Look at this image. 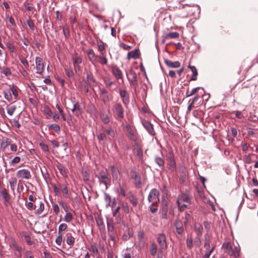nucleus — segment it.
<instances>
[{"instance_id":"1","label":"nucleus","mask_w":258,"mask_h":258,"mask_svg":"<svg viewBox=\"0 0 258 258\" xmlns=\"http://www.w3.org/2000/svg\"><path fill=\"white\" fill-rule=\"evenodd\" d=\"M223 247L226 249V253L231 256L234 258H238L240 253V248L239 246H233L231 243L229 242L224 243L223 244Z\"/></svg>"},{"instance_id":"2","label":"nucleus","mask_w":258,"mask_h":258,"mask_svg":"<svg viewBox=\"0 0 258 258\" xmlns=\"http://www.w3.org/2000/svg\"><path fill=\"white\" fill-rule=\"evenodd\" d=\"M98 179L100 183L104 184L107 189V185L111 183V178L106 169L99 171Z\"/></svg>"},{"instance_id":"3","label":"nucleus","mask_w":258,"mask_h":258,"mask_svg":"<svg viewBox=\"0 0 258 258\" xmlns=\"http://www.w3.org/2000/svg\"><path fill=\"white\" fill-rule=\"evenodd\" d=\"M125 128L127 137L133 141H137L138 139V136L136 130L132 127L129 124L125 125Z\"/></svg>"},{"instance_id":"4","label":"nucleus","mask_w":258,"mask_h":258,"mask_svg":"<svg viewBox=\"0 0 258 258\" xmlns=\"http://www.w3.org/2000/svg\"><path fill=\"white\" fill-rule=\"evenodd\" d=\"M114 115L118 118H122L124 117V109L120 103H115L112 108Z\"/></svg>"},{"instance_id":"5","label":"nucleus","mask_w":258,"mask_h":258,"mask_svg":"<svg viewBox=\"0 0 258 258\" xmlns=\"http://www.w3.org/2000/svg\"><path fill=\"white\" fill-rule=\"evenodd\" d=\"M142 124L148 133L152 136H154L156 133L153 128V125L148 120H143Z\"/></svg>"},{"instance_id":"6","label":"nucleus","mask_w":258,"mask_h":258,"mask_svg":"<svg viewBox=\"0 0 258 258\" xmlns=\"http://www.w3.org/2000/svg\"><path fill=\"white\" fill-rule=\"evenodd\" d=\"M35 63L36 73L39 75H41L44 70V63L43 59L40 57H36L35 58Z\"/></svg>"},{"instance_id":"7","label":"nucleus","mask_w":258,"mask_h":258,"mask_svg":"<svg viewBox=\"0 0 258 258\" xmlns=\"http://www.w3.org/2000/svg\"><path fill=\"white\" fill-rule=\"evenodd\" d=\"M126 75L127 79L130 82V83L135 87H137L138 86V83L137 80V76L136 72L133 69H131L130 70V75L132 77L131 78L128 77L127 73H126Z\"/></svg>"},{"instance_id":"8","label":"nucleus","mask_w":258,"mask_h":258,"mask_svg":"<svg viewBox=\"0 0 258 258\" xmlns=\"http://www.w3.org/2000/svg\"><path fill=\"white\" fill-rule=\"evenodd\" d=\"M159 192L156 189H152L148 197V200L149 202H154V201L156 200L158 202L159 201Z\"/></svg>"},{"instance_id":"9","label":"nucleus","mask_w":258,"mask_h":258,"mask_svg":"<svg viewBox=\"0 0 258 258\" xmlns=\"http://www.w3.org/2000/svg\"><path fill=\"white\" fill-rule=\"evenodd\" d=\"M131 177L135 180V184L136 187L141 188L142 184L141 182V177L135 171L132 170L131 171Z\"/></svg>"},{"instance_id":"10","label":"nucleus","mask_w":258,"mask_h":258,"mask_svg":"<svg viewBox=\"0 0 258 258\" xmlns=\"http://www.w3.org/2000/svg\"><path fill=\"white\" fill-rule=\"evenodd\" d=\"M17 175L19 178L22 179H29L31 178L30 172L26 169L19 170L17 172Z\"/></svg>"},{"instance_id":"11","label":"nucleus","mask_w":258,"mask_h":258,"mask_svg":"<svg viewBox=\"0 0 258 258\" xmlns=\"http://www.w3.org/2000/svg\"><path fill=\"white\" fill-rule=\"evenodd\" d=\"M119 93L123 103L125 106L127 105L130 102V97L127 91L124 89H119Z\"/></svg>"},{"instance_id":"12","label":"nucleus","mask_w":258,"mask_h":258,"mask_svg":"<svg viewBox=\"0 0 258 258\" xmlns=\"http://www.w3.org/2000/svg\"><path fill=\"white\" fill-rule=\"evenodd\" d=\"M179 199L181 200V201L188 203L189 204H192V197L189 194V191L187 190L185 191L184 193H182L179 196Z\"/></svg>"},{"instance_id":"13","label":"nucleus","mask_w":258,"mask_h":258,"mask_svg":"<svg viewBox=\"0 0 258 258\" xmlns=\"http://www.w3.org/2000/svg\"><path fill=\"white\" fill-rule=\"evenodd\" d=\"M111 71L114 77L117 79H122L123 74L122 71L117 66H113L112 67Z\"/></svg>"},{"instance_id":"14","label":"nucleus","mask_w":258,"mask_h":258,"mask_svg":"<svg viewBox=\"0 0 258 258\" xmlns=\"http://www.w3.org/2000/svg\"><path fill=\"white\" fill-rule=\"evenodd\" d=\"M87 53L88 55L89 60L92 62V64L95 65L97 62V57L98 56L96 55L94 50L92 49H89L87 51Z\"/></svg>"},{"instance_id":"15","label":"nucleus","mask_w":258,"mask_h":258,"mask_svg":"<svg viewBox=\"0 0 258 258\" xmlns=\"http://www.w3.org/2000/svg\"><path fill=\"white\" fill-rule=\"evenodd\" d=\"M72 111L74 113L76 116H79L82 112V109L81 105L78 102L74 104L73 108Z\"/></svg>"},{"instance_id":"16","label":"nucleus","mask_w":258,"mask_h":258,"mask_svg":"<svg viewBox=\"0 0 258 258\" xmlns=\"http://www.w3.org/2000/svg\"><path fill=\"white\" fill-rule=\"evenodd\" d=\"M164 62L165 64L169 68H178L180 66V63L178 61H172L170 60L165 59Z\"/></svg>"},{"instance_id":"17","label":"nucleus","mask_w":258,"mask_h":258,"mask_svg":"<svg viewBox=\"0 0 258 258\" xmlns=\"http://www.w3.org/2000/svg\"><path fill=\"white\" fill-rule=\"evenodd\" d=\"M158 242L162 248L166 247V238L164 234H160L159 235Z\"/></svg>"},{"instance_id":"18","label":"nucleus","mask_w":258,"mask_h":258,"mask_svg":"<svg viewBox=\"0 0 258 258\" xmlns=\"http://www.w3.org/2000/svg\"><path fill=\"white\" fill-rule=\"evenodd\" d=\"M105 132L108 135V140L111 141L114 138L115 133L111 127L105 130Z\"/></svg>"},{"instance_id":"19","label":"nucleus","mask_w":258,"mask_h":258,"mask_svg":"<svg viewBox=\"0 0 258 258\" xmlns=\"http://www.w3.org/2000/svg\"><path fill=\"white\" fill-rule=\"evenodd\" d=\"M188 68H189L191 71L192 73V75L190 78V80L191 81H196L197 79V76L198 75L197 70L195 66H191L189 65Z\"/></svg>"},{"instance_id":"20","label":"nucleus","mask_w":258,"mask_h":258,"mask_svg":"<svg viewBox=\"0 0 258 258\" xmlns=\"http://www.w3.org/2000/svg\"><path fill=\"white\" fill-rule=\"evenodd\" d=\"M66 242L69 245H73L75 243V238L71 233H67L66 235Z\"/></svg>"},{"instance_id":"21","label":"nucleus","mask_w":258,"mask_h":258,"mask_svg":"<svg viewBox=\"0 0 258 258\" xmlns=\"http://www.w3.org/2000/svg\"><path fill=\"white\" fill-rule=\"evenodd\" d=\"M39 205V208L36 210L35 213L36 215H39L42 213L44 209V205L42 201H38L37 203Z\"/></svg>"},{"instance_id":"22","label":"nucleus","mask_w":258,"mask_h":258,"mask_svg":"<svg viewBox=\"0 0 258 258\" xmlns=\"http://www.w3.org/2000/svg\"><path fill=\"white\" fill-rule=\"evenodd\" d=\"M161 214L163 219H167L168 218V206L167 203L163 205Z\"/></svg>"},{"instance_id":"23","label":"nucleus","mask_w":258,"mask_h":258,"mask_svg":"<svg viewBox=\"0 0 258 258\" xmlns=\"http://www.w3.org/2000/svg\"><path fill=\"white\" fill-rule=\"evenodd\" d=\"M139 57V52L138 50H133L128 52L127 56V58L128 59L131 58L136 59Z\"/></svg>"},{"instance_id":"24","label":"nucleus","mask_w":258,"mask_h":258,"mask_svg":"<svg viewBox=\"0 0 258 258\" xmlns=\"http://www.w3.org/2000/svg\"><path fill=\"white\" fill-rule=\"evenodd\" d=\"M107 230L109 233H113L114 227L113 222L112 219L107 220Z\"/></svg>"},{"instance_id":"25","label":"nucleus","mask_w":258,"mask_h":258,"mask_svg":"<svg viewBox=\"0 0 258 258\" xmlns=\"http://www.w3.org/2000/svg\"><path fill=\"white\" fill-rule=\"evenodd\" d=\"M22 236L24 237L27 244L30 245L33 243V241L31 240V237L29 234L26 232H23Z\"/></svg>"},{"instance_id":"26","label":"nucleus","mask_w":258,"mask_h":258,"mask_svg":"<svg viewBox=\"0 0 258 258\" xmlns=\"http://www.w3.org/2000/svg\"><path fill=\"white\" fill-rule=\"evenodd\" d=\"M4 96L5 98L9 102H11L12 101V96L11 94V92L9 90H6L4 91L3 92Z\"/></svg>"},{"instance_id":"27","label":"nucleus","mask_w":258,"mask_h":258,"mask_svg":"<svg viewBox=\"0 0 258 258\" xmlns=\"http://www.w3.org/2000/svg\"><path fill=\"white\" fill-rule=\"evenodd\" d=\"M96 222L97 226L99 227L100 229H105V225L104 224L102 219L101 217H97L96 218Z\"/></svg>"},{"instance_id":"28","label":"nucleus","mask_w":258,"mask_h":258,"mask_svg":"<svg viewBox=\"0 0 258 258\" xmlns=\"http://www.w3.org/2000/svg\"><path fill=\"white\" fill-rule=\"evenodd\" d=\"M109 168L113 178H117L118 170L116 168V167L114 165H111L109 167Z\"/></svg>"},{"instance_id":"29","label":"nucleus","mask_w":258,"mask_h":258,"mask_svg":"<svg viewBox=\"0 0 258 258\" xmlns=\"http://www.w3.org/2000/svg\"><path fill=\"white\" fill-rule=\"evenodd\" d=\"M179 36V33L178 32H170V33H167L165 35V39H168V38H170V39L177 38H178Z\"/></svg>"},{"instance_id":"30","label":"nucleus","mask_w":258,"mask_h":258,"mask_svg":"<svg viewBox=\"0 0 258 258\" xmlns=\"http://www.w3.org/2000/svg\"><path fill=\"white\" fill-rule=\"evenodd\" d=\"M155 161L160 167L163 166L164 165V160L161 157L156 156L155 157Z\"/></svg>"},{"instance_id":"31","label":"nucleus","mask_w":258,"mask_h":258,"mask_svg":"<svg viewBox=\"0 0 258 258\" xmlns=\"http://www.w3.org/2000/svg\"><path fill=\"white\" fill-rule=\"evenodd\" d=\"M203 228L201 224H196L195 225V231L198 235H201L202 233Z\"/></svg>"},{"instance_id":"32","label":"nucleus","mask_w":258,"mask_h":258,"mask_svg":"<svg viewBox=\"0 0 258 258\" xmlns=\"http://www.w3.org/2000/svg\"><path fill=\"white\" fill-rule=\"evenodd\" d=\"M16 109V107L14 105L10 104L7 107V113L10 115H12L14 114Z\"/></svg>"},{"instance_id":"33","label":"nucleus","mask_w":258,"mask_h":258,"mask_svg":"<svg viewBox=\"0 0 258 258\" xmlns=\"http://www.w3.org/2000/svg\"><path fill=\"white\" fill-rule=\"evenodd\" d=\"M97 138L99 142L103 141L104 143L108 139V137L105 133H99L97 135Z\"/></svg>"},{"instance_id":"34","label":"nucleus","mask_w":258,"mask_h":258,"mask_svg":"<svg viewBox=\"0 0 258 258\" xmlns=\"http://www.w3.org/2000/svg\"><path fill=\"white\" fill-rule=\"evenodd\" d=\"M128 199L133 206L136 207L138 204V199L133 195H131L128 197Z\"/></svg>"},{"instance_id":"35","label":"nucleus","mask_w":258,"mask_h":258,"mask_svg":"<svg viewBox=\"0 0 258 258\" xmlns=\"http://www.w3.org/2000/svg\"><path fill=\"white\" fill-rule=\"evenodd\" d=\"M1 72L5 75L6 76H9L11 74V71L9 68L7 67H0Z\"/></svg>"},{"instance_id":"36","label":"nucleus","mask_w":258,"mask_h":258,"mask_svg":"<svg viewBox=\"0 0 258 258\" xmlns=\"http://www.w3.org/2000/svg\"><path fill=\"white\" fill-rule=\"evenodd\" d=\"M98 57L100 59V62L101 64L104 65L106 64L107 63V59L106 58L104 53V54H100V55L98 56Z\"/></svg>"},{"instance_id":"37","label":"nucleus","mask_w":258,"mask_h":258,"mask_svg":"<svg viewBox=\"0 0 258 258\" xmlns=\"http://www.w3.org/2000/svg\"><path fill=\"white\" fill-rule=\"evenodd\" d=\"M158 208H157V202L155 201L154 202H152L150 207V210L152 213H154L157 211Z\"/></svg>"},{"instance_id":"38","label":"nucleus","mask_w":258,"mask_h":258,"mask_svg":"<svg viewBox=\"0 0 258 258\" xmlns=\"http://www.w3.org/2000/svg\"><path fill=\"white\" fill-rule=\"evenodd\" d=\"M100 98H101V100L103 102V103L104 104H106L107 103H108L110 100L108 93L100 95Z\"/></svg>"},{"instance_id":"39","label":"nucleus","mask_w":258,"mask_h":258,"mask_svg":"<svg viewBox=\"0 0 258 258\" xmlns=\"http://www.w3.org/2000/svg\"><path fill=\"white\" fill-rule=\"evenodd\" d=\"M60 187L62 188V192L64 194V197L66 198H69V195L68 193V189L67 186L64 184H62L60 185Z\"/></svg>"},{"instance_id":"40","label":"nucleus","mask_w":258,"mask_h":258,"mask_svg":"<svg viewBox=\"0 0 258 258\" xmlns=\"http://www.w3.org/2000/svg\"><path fill=\"white\" fill-rule=\"evenodd\" d=\"M12 141L10 139H6V140H4L1 144V147L2 148H3V150H5V149L8 146V145H10L11 144Z\"/></svg>"},{"instance_id":"41","label":"nucleus","mask_w":258,"mask_h":258,"mask_svg":"<svg viewBox=\"0 0 258 258\" xmlns=\"http://www.w3.org/2000/svg\"><path fill=\"white\" fill-rule=\"evenodd\" d=\"M101 120L104 123H108L110 121V118L107 114L103 113L100 116Z\"/></svg>"},{"instance_id":"42","label":"nucleus","mask_w":258,"mask_h":258,"mask_svg":"<svg viewBox=\"0 0 258 258\" xmlns=\"http://www.w3.org/2000/svg\"><path fill=\"white\" fill-rule=\"evenodd\" d=\"M73 215L70 212H68L66 214L64 217V221L67 223H70L73 220Z\"/></svg>"},{"instance_id":"43","label":"nucleus","mask_w":258,"mask_h":258,"mask_svg":"<svg viewBox=\"0 0 258 258\" xmlns=\"http://www.w3.org/2000/svg\"><path fill=\"white\" fill-rule=\"evenodd\" d=\"M73 64H81L82 62V58L79 56H74L73 57Z\"/></svg>"},{"instance_id":"44","label":"nucleus","mask_w":258,"mask_h":258,"mask_svg":"<svg viewBox=\"0 0 258 258\" xmlns=\"http://www.w3.org/2000/svg\"><path fill=\"white\" fill-rule=\"evenodd\" d=\"M49 128H51L55 133H59L60 131V127L56 124H51L48 125Z\"/></svg>"},{"instance_id":"45","label":"nucleus","mask_w":258,"mask_h":258,"mask_svg":"<svg viewBox=\"0 0 258 258\" xmlns=\"http://www.w3.org/2000/svg\"><path fill=\"white\" fill-rule=\"evenodd\" d=\"M56 167L58 169V170L60 171L61 175L63 176H64L66 175L67 173L66 172L64 167L60 164H58L56 165Z\"/></svg>"},{"instance_id":"46","label":"nucleus","mask_w":258,"mask_h":258,"mask_svg":"<svg viewBox=\"0 0 258 258\" xmlns=\"http://www.w3.org/2000/svg\"><path fill=\"white\" fill-rule=\"evenodd\" d=\"M104 200L106 204V206L108 207L110 205L111 203V197L107 193L104 192Z\"/></svg>"},{"instance_id":"47","label":"nucleus","mask_w":258,"mask_h":258,"mask_svg":"<svg viewBox=\"0 0 258 258\" xmlns=\"http://www.w3.org/2000/svg\"><path fill=\"white\" fill-rule=\"evenodd\" d=\"M169 166L172 170L175 169L176 163L174 159L172 157H171L169 159Z\"/></svg>"},{"instance_id":"48","label":"nucleus","mask_w":258,"mask_h":258,"mask_svg":"<svg viewBox=\"0 0 258 258\" xmlns=\"http://www.w3.org/2000/svg\"><path fill=\"white\" fill-rule=\"evenodd\" d=\"M199 89H200V87H196V88L193 89L189 93H188V91L187 90L186 93V97H190V96L194 95L198 92V91Z\"/></svg>"},{"instance_id":"49","label":"nucleus","mask_w":258,"mask_h":258,"mask_svg":"<svg viewBox=\"0 0 258 258\" xmlns=\"http://www.w3.org/2000/svg\"><path fill=\"white\" fill-rule=\"evenodd\" d=\"M62 31L65 38L66 39L68 38L70 36V31L68 27L66 26H63Z\"/></svg>"},{"instance_id":"50","label":"nucleus","mask_w":258,"mask_h":258,"mask_svg":"<svg viewBox=\"0 0 258 258\" xmlns=\"http://www.w3.org/2000/svg\"><path fill=\"white\" fill-rule=\"evenodd\" d=\"M17 184V179L16 178H12L10 181V184L11 189L13 190H14L15 187Z\"/></svg>"},{"instance_id":"51","label":"nucleus","mask_w":258,"mask_h":258,"mask_svg":"<svg viewBox=\"0 0 258 258\" xmlns=\"http://www.w3.org/2000/svg\"><path fill=\"white\" fill-rule=\"evenodd\" d=\"M98 50L100 52V54H104V51L105 50V47L104 43L102 42L101 43L98 44Z\"/></svg>"},{"instance_id":"52","label":"nucleus","mask_w":258,"mask_h":258,"mask_svg":"<svg viewBox=\"0 0 258 258\" xmlns=\"http://www.w3.org/2000/svg\"><path fill=\"white\" fill-rule=\"evenodd\" d=\"M157 252V246L155 243H152L151 245L150 253L152 255H154Z\"/></svg>"},{"instance_id":"53","label":"nucleus","mask_w":258,"mask_h":258,"mask_svg":"<svg viewBox=\"0 0 258 258\" xmlns=\"http://www.w3.org/2000/svg\"><path fill=\"white\" fill-rule=\"evenodd\" d=\"M43 111L44 113L47 115L48 116H51L52 114L51 110L47 106H45L44 107Z\"/></svg>"},{"instance_id":"54","label":"nucleus","mask_w":258,"mask_h":258,"mask_svg":"<svg viewBox=\"0 0 258 258\" xmlns=\"http://www.w3.org/2000/svg\"><path fill=\"white\" fill-rule=\"evenodd\" d=\"M186 245L189 248H191L193 246V241L191 238L187 237L186 238Z\"/></svg>"},{"instance_id":"55","label":"nucleus","mask_w":258,"mask_h":258,"mask_svg":"<svg viewBox=\"0 0 258 258\" xmlns=\"http://www.w3.org/2000/svg\"><path fill=\"white\" fill-rule=\"evenodd\" d=\"M39 146H40L41 150L42 151H43L44 152H48L49 151L48 146L44 143H43V142L40 143L39 144Z\"/></svg>"},{"instance_id":"56","label":"nucleus","mask_w":258,"mask_h":258,"mask_svg":"<svg viewBox=\"0 0 258 258\" xmlns=\"http://www.w3.org/2000/svg\"><path fill=\"white\" fill-rule=\"evenodd\" d=\"M6 46L11 52H14L16 51L15 47L12 43L8 42L6 44Z\"/></svg>"},{"instance_id":"57","label":"nucleus","mask_w":258,"mask_h":258,"mask_svg":"<svg viewBox=\"0 0 258 258\" xmlns=\"http://www.w3.org/2000/svg\"><path fill=\"white\" fill-rule=\"evenodd\" d=\"M26 206L28 209L30 210L35 209L36 208V205H34V203L33 202H28Z\"/></svg>"},{"instance_id":"58","label":"nucleus","mask_w":258,"mask_h":258,"mask_svg":"<svg viewBox=\"0 0 258 258\" xmlns=\"http://www.w3.org/2000/svg\"><path fill=\"white\" fill-rule=\"evenodd\" d=\"M68 226L65 223H62L59 225L58 227V231H64L67 229Z\"/></svg>"},{"instance_id":"59","label":"nucleus","mask_w":258,"mask_h":258,"mask_svg":"<svg viewBox=\"0 0 258 258\" xmlns=\"http://www.w3.org/2000/svg\"><path fill=\"white\" fill-rule=\"evenodd\" d=\"M10 91H11V93H12V94L14 95V96L15 97V99H16L18 95V93L16 88L14 87H12L11 88Z\"/></svg>"},{"instance_id":"60","label":"nucleus","mask_w":258,"mask_h":258,"mask_svg":"<svg viewBox=\"0 0 258 258\" xmlns=\"http://www.w3.org/2000/svg\"><path fill=\"white\" fill-rule=\"evenodd\" d=\"M215 248V247L213 246L210 250L209 251H206L204 255V258H209L210 256L211 255V253L213 252L214 249Z\"/></svg>"},{"instance_id":"61","label":"nucleus","mask_w":258,"mask_h":258,"mask_svg":"<svg viewBox=\"0 0 258 258\" xmlns=\"http://www.w3.org/2000/svg\"><path fill=\"white\" fill-rule=\"evenodd\" d=\"M28 199L30 201L29 202H33L34 204H37V202L38 201H37V199L32 195L29 196Z\"/></svg>"},{"instance_id":"62","label":"nucleus","mask_w":258,"mask_h":258,"mask_svg":"<svg viewBox=\"0 0 258 258\" xmlns=\"http://www.w3.org/2000/svg\"><path fill=\"white\" fill-rule=\"evenodd\" d=\"M27 23L29 27L32 30L35 28V26L33 22L31 20H29L27 21Z\"/></svg>"},{"instance_id":"63","label":"nucleus","mask_w":258,"mask_h":258,"mask_svg":"<svg viewBox=\"0 0 258 258\" xmlns=\"http://www.w3.org/2000/svg\"><path fill=\"white\" fill-rule=\"evenodd\" d=\"M90 250L94 254H97L98 253V250L97 247L94 245H92L91 246Z\"/></svg>"},{"instance_id":"64","label":"nucleus","mask_w":258,"mask_h":258,"mask_svg":"<svg viewBox=\"0 0 258 258\" xmlns=\"http://www.w3.org/2000/svg\"><path fill=\"white\" fill-rule=\"evenodd\" d=\"M25 254L26 258H34L33 254L30 250H27Z\"/></svg>"}]
</instances>
